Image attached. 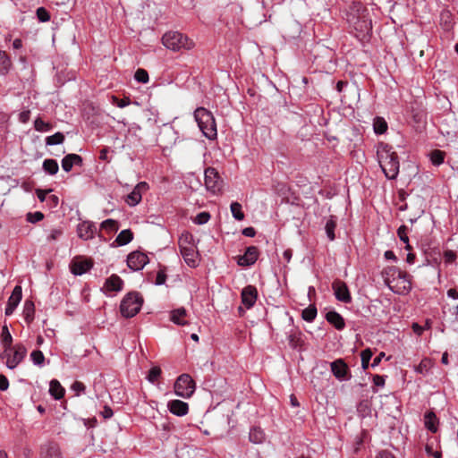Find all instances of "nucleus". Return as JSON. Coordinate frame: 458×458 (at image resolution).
I'll list each match as a JSON object with an SVG mask.
<instances>
[{"label": "nucleus", "mask_w": 458, "mask_h": 458, "mask_svg": "<svg viewBox=\"0 0 458 458\" xmlns=\"http://www.w3.org/2000/svg\"><path fill=\"white\" fill-rule=\"evenodd\" d=\"M346 21L355 30V37L359 40H364L369 36L372 30L371 20L368 10L360 3H352L346 13Z\"/></svg>", "instance_id": "obj_1"}, {"label": "nucleus", "mask_w": 458, "mask_h": 458, "mask_svg": "<svg viewBox=\"0 0 458 458\" xmlns=\"http://www.w3.org/2000/svg\"><path fill=\"white\" fill-rule=\"evenodd\" d=\"M346 21L355 30V37L359 40H364L369 36L372 30L371 20L368 10L360 3H352L346 13Z\"/></svg>", "instance_id": "obj_2"}, {"label": "nucleus", "mask_w": 458, "mask_h": 458, "mask_svg": "<svg viewBox=\"0 0 458 458\" xmlns=\"http://www.w3.org/2000/svg\"><path fill=\"white\" fill-rule=\"evenodd\" d=\"M346 21L355 30V37L359 40H364L369 36L372 30L371 20L368 10L360 3H352L346 13Z\"/></svg>", "instance_id": "obj_3"}, {"label": "nucleus", "mask_w": 458, "mask_h": 458, "mask_svg": "<svg viewBox=\"0 0 458 458\" xmlns=\"http://www.w3.org/2000/svg\"><path fill=\"white\" fill-rule=\"evenodd\" d=\"M378 164L388 180L397 178L400 168V162L397 153L393 147L386 143H379L377 149Z\"/></svg>", "instance_id": "obj_4"}, {"label": "nucleus", "mask_w": 458, "mask_h": 458, "mask_svg": "<svg viewBox=\"0 0 458 458\" xmlns=\"http://www.w3.org/2000/svg\"><path fill=\"white\" fill-rule=\"evenodd\" d=\"M193 114L203 135L208 140L216 139L217 130L213 114L204 107H198Z\"/></svg>", "instance_id": "obj_5"}, {"label": "nucleus", "mask_w": 458, "mask_h": 458, "mask_svg": "<svg viewBox=\"0 0 458 458\" xmlns=\"http://www.w3.org/2000/svg\"><path fill=\"white\" fill-rule=\"evenodd\" d=\"M162 43L167 49L174 52L182 49L190 50L194 47V42L179 31H168L165 33L162 37Z\"/></svg>", "instance_id": "obj_6"}, {"label": "nucleus", "mask_w": 458, "mask_h": 458, "mask_svg": "<svg viewBox=\"0 0 458 458\" xmlns=\"http://www.w3.org/2000/svg\"><path fill=\"white\" fill-rule=\"evenodd\" d=\"M144 300L138 292H130L122 299L120 312L123 318H130L136 316L143 305Z\"/></svg>", "instance_id": "obj_7"}, {"label": "nucleus", "mask_w": 458, "mask_h": 458, "mask_svg": "<svg viewBox=\"0 0 458 458\" xmlns=\"http://www.w3.org/2000/svg\"><path fill=\"white\" fill-rule=\"evenodd\" d=\"M195 391V382L189 374H182L174 383V393L182 398H190Z\"/></svg>", "instance_id": "obj_8"}, {"label": "nucleus", "mask_w": 458, "mask_h": 458, "mask_svg": "<svg viewBox=\"0 0 458 458\" xmlns=\"http://www.w3.org/2000/svg\"><path fill=\"white\" fill-rule=\"evenodd\" d=\"M204 182L206 189L216 194L222 190L223 180L214 167H208L204 172Z\"/></svg>", "instance_id": "obj_9"}, {"label": "nucleus", "mask_w": 458, "mask_h": 458, "mask_svg": "<svg viewBox=\"0 0 458 458\" xmlns=\"http://www.w3.org/2000/svg\"><path fill=\"white\" fill-rule=\"evenodd\" d=\"M12 350L13 351V355L9 352L4 355V358H6V367L10 369H15L27 354V349L22 344H16Z\"/></svg>", "instance_id": "obj_10"}, {"label": "nucleus", "mask_w": 458, "mask_h": 458, "mask_svg": "<svg viewBox=\"0 0 458 458\" xmlns=\"http://www.w3.org/2000/svg\"><path fill=\"white\" fill-rule=\"evenodd\" d=\"M148 263V258L139 250L131 252L127 257V266L132 271H140Z\"/></svg>", "instance_id": "obj_11"}, {"label": "nucleus", "mask_w": 458, "mask_h": 458, "mask_svg": "<svg viewBox=\"0 0 458 458\" xmlns=\"http://www.w3.org/2000/svg\"><path fill=\"white\" fill-rule=\"evenodd\" d=\"M331 372L339 381L351 377L350 369L343 359H337L330 363Z\"/></svg>", "instance_id": "obj_12"}, {"label": "nucleus", "mask_w": 458, "mask_h": 458, "mask_svg": "<svg viewBox=\"0 0 458 458\" xmlns=\"http://www.w3.org/2000/svg\"><path fill=\"white\" fill-rule=\"evenodd\" d=\"M332 288L334 291L335 297L337 301H342L344 303H351L352 296L348 286L345 283L342 281H335L332 284Z\"/></svg>", "instance_id": "obj_13"}, {"label": "nucleus", "mask_w": 458, "mask_h": 458, "mask_svg": "<svg viewBox=\"0 0 458 458\" xmlns=\"http://www.w3.org/2000/svg\"><path fill=\"white\" fill-rule=\"evenodd\" d=\"M148 189V185L146 182H139L132 190V191L127 195L126 203L131 207H135L138 205L141 199L142 193L145 192Z\"/></svg>", "instance_id": "obj_14"}, {"label": "nucleus", "mask_w": 458, "mask_h": 458, "mask_svg": "<svg viewBox=\"0 0 458 458\" xmlns=\"http://www.w3.org/2000/svg\"><path fill=\"white\" fill-rule=\"evenodd\" d=\"M242 303L246 309L252 308L258 299V290L253 285L245 286L241 293Z\"/></svg>", "instance_id": "obj_15"}, {"label": "nucleus", "mask_w": 458, "mask_h": 458, "mask_svg": "<svg viewBox=\"0 0 458 458\" xmlns=\"http://www.w3.org/2000/svg\"><path fill=\"white\" fill-rule=\"evenodd\" d=\"M259 258V249L256 246H250L245 250L243 255L238 257L237 264L241 267L253 265Z\"/></svg>", "instance_id": "obj_16"}, {"label": "nucleus", "mask_w": 458, "mask_h": 458, "mask_svg": "<svg viewBox=\"0 0 458 458\" xmlns=\"http://www.w3.org/2000/svg\"><path fill=\"white\" fill-rule=\"evenodd\" d=\"M383 277L385 284L391 290V286L395 284V282L402 278L401 276H404V272L401 271L398 267L394 266L386 267L383 270Z\"/></svg>", "instance_id": "obj_17"}, {"label": "nucleus", "mask_w": 458, "mask_h": 458, "mask_svg": "<svg viewBox=\"0 0 458 458\" xmlns=\"http://www.w3.org/2000/svg\"><path fill=\"white\" fill-rule=\"evenodd\" d=\"M21 298H22L21 287L19 285H16L13 288V293L8 299V301H7V304H6V307L4 310L5 316H11L14 312V310H15L16 307L19 305Z\"/></svg>", "instance_id": "obj_18"}, {"label": "nucleus", "mask_w": 458, "mask_h": 458, "mask_svg": "<svg viewBox=\"0 0 458 458\" xmlns=\"http://www.w3.org/2000/svg\"><path fill=\"white\" fill-rule=\"evenodd\" d=\"M96 232V225H94V223L89 221H84L82 223H80L77 226L78 236L84 241H88L94 238Z\"/></svg>", "instance_id": "obj_19"}, {"label": "nucleus", "mask_w": 458, "mask_h": 458, "mask_svg": "<svg viewBox=\"0 0 458 458\" xmlns=\"http://www.w3.org/2000/svg\"><path fill=\"white\" fill-rule=\"evenodd\" d=\"M401 277L394 286H391V291L397 294H406L411 290V276L404 273V276Z\"/></svg>", "instance_id": "obj_20"}, {"label": "nucleus", "mask_w": 458, "mask_h": 458, "mask_svg": "<svg viewBox=\"0 0 458 458\" xmlns=\"http://www.w3.org/2000/svg\"><path fill=\"white\" fill-rule=\"evenodd\" d=\"M167 406L169 411L176 416H184L189 411L188 403L181 400L170 401Z\"/></svg>", "instance_id": "obj_21"}, {"label": "nucleus", "mask_w": 458, "mask_h": 458, "mask_svg": "<svg viewBox=\"0 0 458 458\" xmlns=\"http://www.w3.org/2000/svg\"><path fill=\"white\" fill-rule=\"evenodd\" d=\"M188 312L185 308L181 307L178 309H174L170 311L169 318L170 320L177 325V326H186L188 325V321L186 319Z\"/></svg>", "instance_id": "obj_22"}, {"label": "nucleus", "mask_w": 458, "mask_h": 458, "mask_svg": "<svg viewBox=\"0 0 458 458\" xmlns=\"http://www.w3.org/2000/svg\"><path fill=\"white\" fill-rule=\"evenodd\" d=\"M62 168L65 172H70L74 165H82V157L77 154H68L62 159Z\"/></svg>", "instance_id": "obj_23"}, {"label": "nucleus", "mask_w": 458, "mask_h": 458, "mask_svg": "<svg viewBox=\"0 0 458 458\" xmlns=\"http://www.w3.org/2000/svg\"><path fill=\"white\" fill-rule=\"evenodd\" d=\"M302 333L300 330L291 329L287 333V340L292 349H301L304 344Z\"/></svg>", "instance_id": "obj_24"}, {"label": "nucleus", "mask_w": 458, "mask_h": 458, "mask_svg": "<svg viewBox=\"0 0 458 458\" xmlns=\"http://www.w3.org/2000/svg\"><path fill=\"white\" fill-rule=\"evenodd\" d=\"M92 267L91 261L88 259L74 260L71 264V272L75 276H81Z\"/></svg>", "instance_id": "obj_25"}, {"label": "nucleus", "mask_w": 458, "mask_h": 458, "mask_svg": "<svg viewBox=\"0 0 458 458\" xmlns=\"http://www.w3.org/2000/svg\"><path fill=\"white\" fill-rule=\"evenodd\" d=\"M104 287L107 292H120L123 288V281L120 276L114 274L106 278Z\"/></svg>", "instance_id": "obj_26"}, {"label": "nucleus", "mask_w": 458, "mask_h": 458, "mask_svg": "<svg viewBox=\"0 0 458 458\" xmlns=\"http://www.w3.org/2000/svg\"><path fill=\"white\" fill-rule=\"evenodd\" d=\"M327 321L333 325L337 330H343L345 327V322L341 314L335 310H330L326 314Z\"/></svg>", "instance_id": "obj_27"}, {"label": "nucleus", "mask_w": 458, "mask_h": 458, "mask_svg": "<svg viewBox=\"0 0 458 458\" xmlns=\"http://www.w3.org/2000/svg\"><path fill=\"white\" fill-rule=\"evenodd\" d=\"M42 458H62L59 446L55 443H49L41 449Z\"/></svg>", "instance_id": "obj_28"}, {"label": "nucleus", "mask_w": 458, "mask_h": 458, "mask_svg": "<svg viewBox=\"0 0 458 458\" xmlns=\"http://www.w3.org/2000/svg\"><path fill=\"white\" fill-rule=\"evenodd\" d=\"M180 251L185 263L189 267H195L197 266V260L195 259V251L192 247H185L180 243Z\"/></svg>", "instance_id": "obj_29"}, {"label": "nucleus", "mask_w": 458, "mask_h": 458, "mask_svg": "<svg viewBox=\"0 0 458 458\" xmlns=\"http://www.w3.org/2000/svg\"><path fill=\"white\" fill-rule=\"evenodd\" d=\"M1 339H2V344L4 345V348L3 353L1 354V358L4 359V355L8 352L12 351V343H13V336L10 334L9 329L6 325H4L2 328Z\"/></svg>", "instance_id": "obj_30"}, {"label": "nucleus", "mask_w": 458, "mask_h": 458, "mask_svg": "<svg viewBox=\"0 0 458 458\" xmlns=\"http://www.w3.org/2000/svg\"><path fill=\"white\" fill-rule=\"evenodd\" d=\"M249 439L252 444H262L266 439L265 432L261 428L254 426L250 430Z\"/></svg>", "instance_id": "obj_31"}, {"label": "nucleus", "mask_w": 458, "mask_h": 458, "mask_svg": "<svg viewBox=\"0 0 458 458\" xmlns=\"http://www.w3.org/2000/svg\"><path fill=\"white\" fill-rule=\"evenodd\" d=\"M65 393L64 388L61 386L60 382L56 379H52L49 383V394L54 399L60 400L64 397Z\"/></svg>", "instance_id": "obj_32"}, {"label": "nucleus", "mask_w": 458, "mask_h": 458, "mask_svg": "<svg viewBox=\"0 0 458 458\" xmlns=\"http://www.w3.org/2000/svg\"><path fill=\"white\" fill-rule=\"evenodd\" d=\"M438 420L436 414L432 411L427 412L424 416V424L427 429L435 433L437 431Z\"/></svg>", "instance_id": "obj_33"}, {"label": "nucleus", "mask_w": 458, "mask_h": 458, "mask_svg": "<svg viewBox=\"0 0 458 458\" xmlns=\"http://www.w3.org/2000/svg\"><path fill=\"white\" fill-rule=\"evenodd\" d=\"M411 113L414 123L420 124L426 122V113L422 106L417 105V106L411 107Z\"/></svg>", "instance_id": "obj_34"}, {"label": "nucleus", "mask_w": 458, "mask_h": 458, "mask_svg": "<svg viewBox=\"0 0 458 458\" xmlns=\"http://www.w3.org/2000/svg\"><path fill=\"white\" fill-rule=\"evenodd\" d=\"M133 239V233L130 229L123 230L116 237L115 243L117 246H124L130 243Z\"/></svg>", "instance_id": "obj_35"}, {"label": "nucleus", "mask_w": 458, "mask_h": 458, "mask_svg": "<svg viewBox=\"0 0 458 458\" xmlns=\"http://www.w3.org/2000/svg\"><path fill=\"white\" fill-rule=\"evenodd\" d=\"M42 167L43 170L50 175H55L59 171V165L57 161L52 158L45 159Z\"/></svg>", "instance_id": "obj_36"}, {"label": "nucleus", "mask_w": 458, "mask_h": 458, "mask_svg": "<svg viewBox=\"0 0 458 458\" xmlns=\"http://www.w3.org/2000/svg\"><path fill=\"white\" fill-rule=\"evenodd\" d=\"M12 66V61L7 54L0 50V74L4 75L8 73Z\"/></svg>", "instance_id": "obj_37"}, {"label": "nucleus", "mask_w": 458, "mask_h": 458, "mask_svg": "<svg viewBox=\"0 0 458 458\" xmlns=\"http://www.w3.org/2000/svg\"><path fill=\"white\" fill-rule=\"evenodd\" d=\"M428 157L433 165L439 166L445 161V153L439 149H434L428 154Z\"/></svg>", "instance_id": "obj_38"}, {"label": "nucleus", "mask_w": 458, "mask_h": 458, "mask_svg": "<svg viewBox=\"0 0 458 458\" xmlns=\"http://www.w3.org/2000/svg\"><path fill=\"white\" fill-rule=\"evenodd\" d=\"M318 314V310L315 305L310 304L309 307L304 309L301 313V318L307 322H312Z\"/></svg>", "instance_id": "obj_39"}, {"label": "nucleus", "mask_w": 458, "mask_h": 458, "mask_svg": "<svg viewBox=\"0 0 458 458\" xmlns=\"http://www.w3.org/2000/svg\"><path fill=\"white\" fill-rule=\"evenodd\" d=\"M64 135L62 132H55L53 135L47 136L45 139L47 146L60 145L64 141Z\"/></svg>", "instance_id": "obj_40"}, {"label": "nucleus", "mask_w": 458, "mask_h": 458, "mask_svg": "<svg viewBox=\"0 0 458 458\" xmlns=\"http://www.w3.org/2000/svg\"><path fill=\"white\" fill-rule=\"evenodd\" d=\"M34 129L39 132H47L53 129V125L50 123L43 121L40 117H38L34 121Z\"/></svg>", "instance_id": "obj_41"}, {"label": "nucleus", "mask_w": 458, "mask_h": 458, "mask_svg": "<svg viewBox=\"0 0 458 458\" xmlns=\"http://www.w3.org/2000/svg\"><path fill=\"white\" fill-rule=\"evenodd\" d=\"M373 128L376 134H383L387 130V123L382 117H376L373 123Z\"/></svg>", "instance_id": "obj_42"}, {"label": "nucleus", "mask_w": 458, "mask_h": 458, "mask_svg": "<svg viewBox=\"0 0 458 458\" xmlns=\"http://www.w3.org/2000/svg\"><path fill=\"white\" fill-rule=\"evenodd\" d=\"M232 216L234 219L242 221L244 218V213L242 210V205L238 202H233L230 206Z\"/></svg>", "instance_id": "obj_43"}, {"label": "nucleus", "mask_w": 458, "mask_h": 458, "mask_svg": "<svg viewBox=\"0 0 458 458\" xmlns=\"http://www.w3.org/2000/svg\"><path fill=\"white\" fill-rule=\"evenodd\" d=\"M100 228L107 231L108 233L116 232L118 230V222L114 219L104 220L100 224Z\"/></svg>", "instance_id": "obj_44"}, {"label": "nucleus", "mask_w": 458, "mask_h": 458, "mask_svg": "<svg viewBox=\"0 0 458 458\" xmlns=\"http://www.w3.org/2000/svg\"><path fill=\"white\" fill-rule=\"evenodd\" d=\"M335 227H336V223L333 218H330L327 221L326 225H325V231H326L327 238L330 241H334L335 238Z\"/></svg>", "instance_id": "obj_45"}, {"label": "nucleus", "mask_w": 458, "mask_h": 458, "mask_svg": "<svg viewBox=\"0 0 458 458\" xmlns=\"http://www.w3.org/2000/svg\"><path fill=\"white\" fill-rule=\"evenodd\" d=\"M359 416L365 418L370 413V405L367 400L360 401L357 405Z\"/></svg>", "instance_id": "obj_46"}, {"label": "nucleus", "mask_w": 458, "mask_h": 458, "mask_svg": "<svg viewBox=\"0 0 458 458\" xmlns=\"http://www.w3.org/2000/svg\"><path fill=\"white\" fill-rule=\"evenodd\" d=\"M24 318L28 323H30L34 318V304L32 301H26L24 305Z\"/></svg>", "instance_id": "obj_47"}, {"label": "nucleus", "mask_w": 458, "mask_h": 458, "mask_svg": "<svg viewBox=\"0 0 458 458\" xmlns=\"http://www.w3.org/2000/svg\"><path fill=\"white\" fill-rule=\"evenodd\" d=\"M407 233H408V227L406 225H401L397 229V235H398L399 239L403 243L406 244V246H405L406 250H410L411 246L409 244V237H408Z\"/></svg>", "instance_id": "obj_48"}, {"label": "nucleus", "mask_w": 458, "mask_h": 458, "mask_svg": "<svg viewBox=\"0 0 458 458\" xmlns=\"http://www.w3.org/2000/svg\"><path fill=\"white\" fill-rule=\"evenodd\" d=\"M373 355L372 351L369 348L363 350L360 353L361 358V367L363 369H367L369 366V360H371Z\"/></svg>", "instance_id": "obj_49"}, {"label": "nucleus", "mask_w": 458, "mask_h": 458, "mask_svg": "<svg viewBox=\"0 0 458 458\" xmlns=\"http://www.w3.org/2000/svg\"><path fill=\"white\" fill-rule=\"evenodd\" d=\"M30 359L34 365L43 366L45 361V356L39 350H35L30 353Z\"/></svg>", "instance_id": "obj_50"}, {"label": "nucleus", "mask_w": 458, "mask_h": 458, "mask_svg": "<svg viewBox=\"0 0 458 458\" xmlns=\"http://www.w3.org/2000/svg\"><path fill=\"white\" fill-rule=\"evenodd\" d=\"M160 376H161V369L159 367H152L148 371L147 379L150 383L154 384L157 381V379L159 378Z\"/></svg>", "instance_id": "obj_51"}, {"label": "nucleus", "mask_w": 458, "mask_h": 458, "mask_svg": "<svg viewBox=\"0 0 458 458\" xmlns=\"http://www.w3.org/2000/svg\"><path fill=\"white\" fill-rule=\"evenodd\" d=\"M134 79L138 82L147 83L149 80V77H148V73L146 70L140 68L135 72Z\"/></svg>", "instance_id": "obj_52"}, {"label": "nucleus", "mask_w": 458, "mask_h": 458, "mask_svg": "<svg viewBox=\"0 0 458 458\" xmlns=\"http://www.w3.org/2000/svg\"><path fill=\"white\" fill-rule=\"evenodd\" d=\"M210 219V214L207 211L199 213L193 219V223L196 225H205Z\"/></svg>", "instance_id": "obj_53"}, {"label": "nucleus", "mask_w": 458, "mask_h": 458, "mask_svg": "<svg viewBox=\"0 0 458 458\" xmlns=\"http://www.w3.org/2000/svg\"><path fill=\"white\" fill-rule=\"evenodd\" d=\"M44 218V214L40 211L29 212L26 216V220L31 224L38 223Z\"/></svg>", "instance_id": "obj_54"}, {"label": "nucleus", "mask_w": 458, "mask_h": 458, "mask_svg": "<svg viewBox=\"0 0 458 458\" xmlns=\"http://www.w3.org/2000/svg\"><path fill=\"white\" fill-rule=\"evenodd\" d=\"M36 13L40 22H47L50 20V14L45 7H38Z\"/></svg>", "instance_id": "obj_55"}, {"label": "nucleus", "mask_w": 458, "mask_h": 458, "mask_svg": "<svg viewBox=\"0 0 458 458\" xmlns=\"http://www.w3.org/2000/svg\"><path fill=\"white\" fill-rule=\"evenodd\" d=\"M71 389L75 393V395L79 396L85 393L86 386L81 381H75L71 386Z\"/></svg>", "instance_id": "obj_56"}, {"label": "nucleus", "mask_w": 458, "mask_h": 458, "mask_svg": "<svg viewBox=\"0 0 458 458\" xmlns=\"http://www.w3.org/2000/svg\"><path fill=\"white\" fill-rule=\"evenodd\" d=\"M113 104L118 106L119 108H123L130 105L131 101L128 98H124L123 99H119L118 98L113 96Z\"/></svg>", "instance_id": "obj_57"}, {"label": "nucleus", "mask_w": 458, "mask_h": 458, "mask_svg": "<svg viewBox=\"0 0 458 458\" xmlns=\"http://www.w3.org/2000/svg\"><path fill=\"white\" fill-rule=\"evenodd\" d=\"M63 232L61 229H52L49 233V234L47 235V241L48 242H54V241H56L60 238V236L62 235Z\"/></svg>", "instance_id": "obj_58"}, {"label": "nucleus", "mask_w": 458, "mask_h": 458, "mask_svg": "<svg viewBox=\"0 0 458 458\" xmlns=\"http://www.w3.org/2000/svg\"><path fill=\"white\" fill-rule=\"evenodd\" d=\"M373 383L377 386L383 387L385 386V383H386V376L375 375L373 377Z\"/></svg>", "instance_id": "obj_59"}, {"label": "nucleus", "mask_w": 458, "mask_h": 458, "mask_svg": "<svg viewBox=\"0 0 458 458\" xmlns=\"http://www.w3.org/2000/svg\"><path fill=\"white\" fill-rule=\"evenodd\" d=\"M9 387V380L8 378L3 375L0 374V391H6Z\"/></svg>", "instance_id": "obj_60"}, {"label": "nucleus", "mask_w": 458, "mask_h": 458, "mask_svg": "<svg viewBox=\"0 0 458 458\" xmlns=\"http://www.w3.org/2000/svg\"><path fill=\"white\" fill-rule=\"evenodd\" d=\"M30 110L22 111L19 114V120L21 123H26L30 120Z\"/></svg>", "instance_id": "obj_61"}, {"label": "nucleus", "mask_w": 458, "mask_h": 458, "mask_svg": "<svg viewBox=\"0 0 458 458\" xmlns=\"http://www.w3.org/2000/svg\"><path fill=\"white\" fill-rule=\"evenodd\" d=\"M166 276L163 272H158L156 277V284L162 285L165 283Z\"/></svg>", "instance_id": "obj_62"}, {"label": "nucleus", "mask_w": 458, "mask_h": 458, "mask_svg": "<svg viewBox=\"0 0 458 458\" xmlns=\"http://www.w3.org/2000/svg\"><path fill=\"white\" fill-rule=\"evenodd\" d=\"M385 356H386V353L384 352H379L378 355L374 358V360L371 363V367L372 368L377 367Z\"/></svg>", "instance_id": "obj_63"}, {"label": "nucleus", "mask_w": 458, "mask_h": 458, "mask_svg": "<svg viewBox=\"0 0 458 458\" xmlns=\"http://www.w3.org/2000/svg\"><path fill=\"white\" fill-rule=\"evenodd\" d=\"M376 458H396L391 452L387 450L380 451Z\"/></svg>", "instance_id": "obj_64"}]
</instances>
